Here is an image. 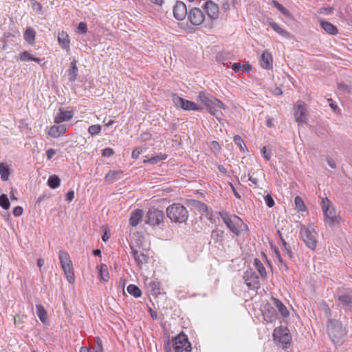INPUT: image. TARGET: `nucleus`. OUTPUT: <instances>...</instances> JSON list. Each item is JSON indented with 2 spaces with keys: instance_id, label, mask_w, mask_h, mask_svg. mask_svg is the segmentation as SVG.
Returning a JSON list of instances; mask_svg holds the SVG:
<instances>
[{
  "instance_id": "obj_1",
  "label": "nucleus",
  "mask_w": 352,
  "mask_h": 352,
  "mask_svg": "<svg viewBox=\"0 0 352 352\" xmlns=\"http://www.w3.org/2000/svg\"><path fill=\"white\" fill-rule=\"evenodd\" d=\"M327 333L335 344H341L344 342V338L346 334V329L342 322L336 319L329 318L327 322Z\"/></svg>"
},
{
  "instance_id": "obj_2",
  "label": "nucleus",
  "mask_w": 352,
  "mask_h": 352,
  "mask_svg": "<svg viewBox=\"0 0 352 352\" xmlns=\"http://www.w3.org/2000/svg\"><path fill=\"white\" fill-rule=\"evenodd\" d=\"M321 208L324 217V222L327 226L333 227L338 223L336 211L331 201L327 197L321 199Z\"/></svg>"
},
{
  "instance_id": "obj_3",
  "label": "nucleus",
  "mask_w": 352,
  "mask_h": 352,
  "mask_svg": "<svg viewBox=\"0 0 352 352\" xmlns=\"http://www.w3.org/2000/svg\"><path fill=\"white\" fill-rule=\"evenodd\" d=\"M167 217L175 223H184L188 218L186 208L180 204H173L166 209Z\"/></svg>"
},
{
  "instance_id": "obj_4",
  "label": "nucleus",
  "mask_w": 352,
  "mask_h": 352,
  "mask_svg": "<svg viewBox=\"0 0 352 352\" xmlns=\"http://www.w3.org/2000/svg\"><path fill=\"white\" fill-rule=\"evenodd\" d=\"M58 258L67 280L69 283H73L75 280V276L72 262L69 254L65 251H60Z\"/></svg>"
},
{
  "instance_id": "obj_5",
  "label": "nucleus",
  "mask_w": 352,
  "mask_h": 352,
  "mask_svg": "<svg viewBox=\"0 0 352 352\" xmlns=\"http://www.w3.org/2000/svg\"><path fill=\"white\" fill-rule=\"evenodd\" d=\"M131 254L135 261L137 265L142 268V265L147 263L149 260V256L145 249L142 248L138 241L130 244Z\"/></svg>"
},
{
  "instance_id": "obj_6",
  "label": "nucleus",
  "mask_w": 352,
  "mask_h": 352,
  "mask_svg": "<svg viewBox=\"0 0 352 352\" xmlns=\"http://www.w3.org/2000/svg\"><path fill=\"white\" fill-rule=\"evenodd\" d=\"M300 235L302 241L309 249L314 250L317 245V232L314 228L309 225L308 226H302L300 229Z\"/></svg>"
},
{
  "instance_id": "obj_7",
  "label": "nucleus",
  "mask_w": 352,
  "mask_h": 352,
  "mask_svg": "<svg viewBox=\"0 0 352 352\" xmlns=\"http://www.w3.org/2000/svg\"><path fill=\"white\" fill-rule=\"evenodd\" d=\"M219 215L230 230L236 236H239L241 233L240 223H243L242 219L236 215H234L232 219L230 214L224 211L221 212Z\"/></svg>"
},
{
  "instance_id": "obj_8",
  "label": "nucleus",
  "mask_w": 352,
  "mask_h": 352,
  "mask_svg": "<svg viewBox=\"0 0 352 352\" xmlns=\"http://www.w3.org/2000/svg\"><path fill=\"white\" fill-rule=\"evenodd\" d=\"M173 342L175 352H190L192 350L188 336L183 333L177 336Z\"/></svg>"
},
{
  "instance_id": "obj_9",
  "label": "nucleus",
  "mask_w": 352,
  "mask_h": 352,
  "mask_svg": "<svg viewBox=\"0 0 352 352\" xmlns=\"http://www.w3.org/2000/svg\"><path fill=\"white\" fill-rule=\"evenodd\" d=\"M337 306L346 312H352V292H339L335 296Z\"/></svg>"
},
{
  "instance_id": "obj_10",
  "label": "nucleus",
  "mask_w": 352,
  "mask_h": 352,
  "mask_svg": "<svg viewBox=\"0 0 352 352\" xmlns=\"http://www.w3.org/2000/svg\"><path fill=\"white\" fill-rule=\"evenodd\" d=\"M164 214L162 210L151 208L148 210L146 216V223L151 226H160L164 223Z\"/></svg>"
},
{
  "instance_id": "obj_11",
  "label": "nucleus",
  "mask_w": 352,
  "mask_h": 352,
  "mask_svg": "<svg viewBox=\"0 0 352 352\" xmlns=\"http://www.w3.org/2000/svg\"><path fill=\"white\" fill-rule=\"evenodd\" d=\"M172 99L177 108H181L185 111H198L200 109L195 102L179 97L175 94H172Z\"/></svg>"
},
{
  "instance_id": "obj_12",
  "label": "nucleus",
  "mask_w": 352,
  "mask_h": 352,
  "mask_svg": "<svg viewBox=\"0 0 352 352\" xmlns=\"http://www.w3.org/2000/svg\"><path fill=\"white\" fill-rule=\"evenodd\" d=\"M198 100L206 106L207 109L211 106H217L219 109H225V104L221 100L205 92L199 94Z\"/></svg>"
},
{
  "instance_id": "obj_13",
  "label": "nucleus",
  "mask_w": 352,
  "mask_h": 352,
  "mask_svg": "<svg viewBox=\"0 0 352 352\" xmlns=\"http://www.w3.org/2000/svg\"><path fill=\"white\" fill-rule=\"evenodd\" d=\"M245 284L250 289H258L260 288L259 277L255 272L247 270L243 276Z\"/></svg>"
},
{
  "instance_id": "obj_14",
  "label": "nucleus",
  "mask_w": 352,
  "mask_h": 352,
  "mask_svg": "<svg viewBox=\"0 0 352 352\" xmlns=\"http://www.w3.org/2000/svg\"><path fill=\"white\" fill-rule=\"evenodd\" d=\"M273 337L276 341H278L283 344H288L291 339L289 329L283 327H280L274 329Z\"/></svg>"
},
{
  "instance_id": "obj_15",
  "label": "nucleus",
  "mask_w": 352,
  "mask_h": 352,
  "mask_svg": "<svg viewBox=\"0 0 352 352\" xmlns=\"http://www.w3.org/2000/svg\"><path fill=\"white\" fill-rule=\"evenodd\" d=\"M188 19L192 25H199L204 21L205 15L201 9L193 8L188 14Z\"/></svg>"
},
{
  "instance_id": "obj_16",
  "label": "nucleus",
  "mask_w": 352,
  "mask_h": 352,
  "mask_svg": "<svg viewBox=\"0 0 352 352\" xmlns=\"http://www.w3.org/2000/svg\"><path fill=\"white\" fill-rule=\"evenodd\" d=\"M187 15V8L182 1H177L173 7V16L178 21L184 20Z\"/></svg>"
},
{
  "instance_id": "obj_17",
  "label": "nucleus",
  "mask_w": 352,
  "mask_h": 352,
  "mask_svg": "<svg viewBox=\"0 0 352 352\" xmlns=\"http://www.w3.org/2000/svg\"><path fill=\"white\" fill-rule=\"evenodd\" d=\"M204 10L207 16L212 20L217 19L219 16V6L212 1H208L204 4Z\"/></svg>"
},
{
  "instance_id": "obj_18",
  "label": "nucleus",
  "mask_w": 352,
  "mask_h": 352,
  "mask_svg": "<svg viewBox=\"0 0 352 352\" xmlns=\"http://www.w3.org/2000/svg\"><path fill=\"white\" fill-rule=\"evenodd\" d=\"M294 116L298 122H306V104L303 102H300L294 107Z\"/></svg>"
},
{
  "instance_id": "obj_19",
  "label": "nucleus",
  "mask_w": 352,
  "mask_h": 352,
  "mask_svg": "<svg viewBox=\"0 0 352 352\" xmlns=\"http://www.w3.org/2000/svg\"><path fill=\"white\" fill-rule=\"evenodd\" d=\"M263 316L267 322H273L277 319L276 309L272 305L267 304L263 309Z\"/></svg>"
},
{
  "instance_id": "obj_20",
  "label": "nucleus",
  "mask_w": 352,
  "mask_h": 352,
  "mask_svg": "<svg viewBox=\"0 0 352 352\" xmlns=\"http://www.w3.org/2000/svg\"><path fill=\"white\" fill-rule=\"evenodd\" d=\"M74 116L72 110H65L63 108L59 109V112L54 117V122L60 124L63 122L69 121Z\"/></svg>"
},
{
  "instance_id": "obj_21",
  "label": "nucleus",
  "mask_w": 352,
  "mask_h": 352,
  "mask_svg": "<svg viewBox=\"0 0 352 352\" xmlns=\"http://www.w3.org/2000/svg\"><path fill=\"white\" fill-rule=\"evenodd\" d=\"M67 127L68 125L65 124L52 126L48 131V135L57 138L66 132Z\"/></svg>"
},
{
  "instance_id": "obj_22",
  "label": "nucleus",
  "mask_w": 352,
  "mask_h": 352,
  "mask_svg": "<svg viewBox=\"0 0 352 352\" xmlns=\"http://www.w3.org/2000/svg\"><path fill=\"white\" fill-rule=\"evenodd\" d=\"M143 215L144 212L141 209L132 211L129 218L130 225L133 227L137 226L142 221Z\"/></svg>"
},
{
  "instance_id": "obj_23",
  "label": "nucleus",
  "mask_w": 352,
  "mask_h": 352,
  "mask_svg": "<svg viewBox=\"0 0 352 352\" xmlns=\"http://www.w3.org/2000/svg\"><path fill=\"white\" fill-rule=\"evenodd\" d=\"M271 300L283 317H287L289 316V312L287 308L280 300L274 297H272Z\"/></svg>"
},
{
  "instance_id": "obj_24",
  "label": "nucleus",
  "mask_w": 352,
  "mask_h": 352,
  "mask_svg": "<svg viewBox=\"0 0 352 352\" xmlns=\"http://www.w3.org/2000/svg\"><path fill=\"white\" fill-rule=\"evenodd\" d=\"M76 63H77L76 60L74 59L70 63V66H69V69L67 71V72H68V79L71 82L75 81V80L76 79L77 76H78V67H77V65H76Z\"/></svg>"
},
{
  "instance_id": "obj_25",
  "label": "nucleus",
  "mask_w": 352,
  "mask_h": 352,
  "mask_svg": "<svg viewBox=\"0 0 352 352\" xmlns=\"http://www.w3.org/2000/svg\"><path fill=\"white\" fill-rule=\"evenodd\" d=\"M261 65L264 69H271L272 67V57L270 54L264 52L261 55Z\"/></svg>"
},
{
  "instance_id": "obj_26",
  "label": "nucleus",
  "mask_w": 352,
  "mask_h": 352,
  "mask_svg": "<svg viewBox=\"0 0 352 352\" xmlns=\"http://www.w3.org/2000/svg\"><path fill=\"white\" fill-rule=\"evenodd\" d=\"M58 41L62 48L69 50V36L64 32L58 34Z\"/></svg>"
},
{
  "instance_id": "obj_27",
  "label": "nucleus",
  "mask_w": 352,
  "mask_h": 352,
  "mask_svg": "<svg viewBox=\"0 0 352 352\" xmlns=\"http://www.w3.org/2000/svg\"><path fill=\"white\" fill-rule=\"evenodd\" d=\"M36 314L40 320L44 324H48L47 314L43 306L41 304L36 305Z\"/></svg>"
},
{
  "instance_id": "obj_28",
  "label": "nucleus",
  "mask_w": 352,
  "mask_h": 352,
  "mask_svg": "<svg viewBox=\"0 0 352 352\" xmlns=\"http://www.w3.org/2000/svg\"><path fill=\"white\" fill-rule=\"evenodd\" d=\"M270 26L278 34L283 36L285 38H291V34L287 30L283 29L279 26V25L274 21H270L269 23Z\"/></svg>"
},
{
  "instance_id": "obj_29",
  "label": "nucleus",
  "mask_w": 352,
  "mask_h": 352,
  "mask_svg": "<svg viewBox=\"0 0 352 352\" xmlns=\"http://www.w3.org/2000/svg\"><path fill=\"white\" fill-rule=\"evenodd\" d=\"M320 25L322 29L329 34L336 35L338 32V28L329 22L321 21Z\"/></svg>"
},
{
  "instance_id": "obj_30",
  "label": "nucleus",
  "mask_w": 352,
  "mask_h": 352,
  "mask_svg": "<svg viewBox=\"0 0 352 352\" xmlns=\"http://www.w3.org/2000/svg\"><path fill=\"white\" fill-rule=\"evenodd\" d=\"M122 174V170H110L105 176V181L111 183L113 182L120 179Z\"/></svg>"
},
{
  "instance_id": "obj_31",
  "label": "nucleus",
  "mask_w": 352,
  "mask_h": 352,
  "mask_svg": "<svg viewBox=\"0 0 352 352\" xmlns=\"http://www.w3.org/2000/svg\"><path fill=\"white\" fill-rule=\"evenodd\" d=\"M166 158H167V155L166 154L160 153V155H156L149 159L144 160L143 161V163L144 164H150L151 165H153V164H155L160 162V161L166 160Z\"/></svg>"
},
{
  "instance_id": "obj_32",
  "label": "nucleus",
  "mask_w": 352,
  "mask_h": 352,
  "mask_svg": "<svg viewBox=\"0 0 352 352\" xmlns=\"http://www.w3.org/2000/svg\"><path fill=\"white\" fill-rule=\"evenodd\" d=\"M19 59L22 61L33 60L38 63H40L41 62V59H40L38 58L34 57L30 53H29L27 51L21 52L19 54Z\"/></svg>"
},
{
  "instance_id": "obj_33",
  "label": "nucleus",
  "mask_w": 352,
  "mask_h": 352,
  "mask_svg": "<svg viewBox=\"0 0 352 352\" xmlns=\"http://www.w3.org/2000/svg\"><path fill=\"white\" fill-rule=\"evenodd\" d=\"M0 175L3 181H8L10 175L9 166L5 163L0 164Z\"/></svg>"
},
{
  "instance_id": "obj_34",
  "label": "nucleus",
  "mask_w": 352,
  "mask_h": 352,
  "mask_svg": "<svg viewBox=\"0 0 352 352\" xmlns=\"http://www.w3.org/2000/svg\"><path fill=\"white\" fill-rule=\"evenodd\" d=\"M223 237L224 232L223 230H214L211 232L210 238L211 240L214 241V243H217L219 241H223Z\"/></svg>"
},
{
  "instance_id": "obj_35",
  "label": "nucleus",
  "mask_w": 352,
  "mask_h": 352,
  "mask_svg": "<svg viewBox=\"0 0 352 352\" xmlns=\"http://www.w3.org/2000/svg\"><path fill=\"white\" fill-rule=\"evenodd\" d=\"M47 184L51 188L55 189L60 186V179L57 175L50 176L47 180Z\"/></svg>"
},
{
  "instance_id": "obj_36",
  "label": "nucleus",
  "mask_w": 352,
  "mask_h": 352,
  "mask_svg": "<svg viewBox=\"0 0 352 352\" xmlns=\"http://www.w3.org/2000/svg\"><path fill=\"white\" fill-rule=\"evenodd\" d=\"M254 265L262 278H266L267 272L261 261L258 258L254 259Z\"/></svg>"
},
{
  "instance_id": "obj_37",
  "label": "nucleus",
  "mask_w": 352,
  "mask_h": 352,
  "mask_svg": "<svg viewBox=\"0 0 352 352\" xmlns=\"http://www.w3.org/2000/svg\"><path fill=\"white\" fill-rule=\"evenodd\" d=\"M35 31L32 28H28L24 33V39L30 44H32L35 39Z\"/></svg>"
},
{
  "instance_id": "obj_38",
  "label": "nucleus",
  "mask_w": 352,
  "mask_h": 352,
  "mask_svg": "<svg viewBox=\"0 0 352 352\" xmlns=\"http://www.w3.org/2000/svg\"><path fill=\"white\" fill-rule=\"evenodd\" d=\"M282 250L285 255H287L289 258H292V251L290 245L285 241L283 237H281Z\"/></svg>"
},
{
  "instance_id": "obj_39",
  "label": "nucleus",
  "mask_w": 352,
  "mask_h": 352,
  "mask_svg": "<svg viewBox=\"0 0 352 352\" xmlns=\"http://www.w3.org/2000/svg\"><path fill=\"white\" fill-rule=\"evenodd\" d=\"M127 291L131 295L133 296L135 298H138L142 294L141 290L139 289V287L133 284H130L127 287Z\"/></svg>"
},
{
  "instance_id": "obj_40",
  "label": "nucleus",
  "mask_w": 352,
  "mask_h": 352,
  "mask_svg": "<svg viewBox=\"0 0 352 352\" xmlns=\"http://www.w3.org/2000/svg\"><path fill=\"white\" fill-rule=\"evenodd\" d=\"M319 308L322 311H323L324 316L328 318V320L329 318H331V311L326 302L322 301L319 305Z\"/></svg>"
},
{
  "instance_id": "obj_41",
  "label": "nucleus",
  "mask_w": 352,
  "mask_h": 352,
  "mask_svg": "<svg viewBox=\"0 0 352 352\" xmlns=\"http://www.w3.org/2000/svg\"><path fill=\"white\" fill-rule=\"evenodd\" d=\"M294 204H295V206H296V209L298 211V212H304L306 210V207L305 206V204H304V201H302V199L298 197V196H296L294 199Z\"/></svg>"
},
{
  "instance_id": "obj_42",
  "label": "nucleus",
  "mask_w": 352,
  "mask_h": 352,
  "mask_svg": "<svg viewBox=\"0 0 352 352\" xmlns=\"http://www.w3.org/2000/svg\"><path fill=\"white\" fill-rule=\"evenodd\" d=\"M100 275L104 281H108L109 274L107 270V266L104 264H102L100 269Z\"/></svg>"
},
{
  "instance_id": "obj_43",
  "label": "nucleus",
  "mask_w": 352,
  "mask_h": 352,
  "mask_svg": "<svg viewBox=\"0 0 352 352\" xmlns=\"http://www.w3.org/2000/svg\"><path fill=\"white\" fill-rule=\"evenodd\" d=\"M10 201L6 195L2 194L0 196V206L5 210H8L10 208Z\"/></svg>"
},
{
  "instance_id": "obj_44",
  "label": "nucleus",
  "mask_w": 352,
  "mask_h": 352,
  "mask_svg": "<svg viewBox=\"0 0 352 352\" xmlns=\"http://www.w3.org/2000/svg\"><path fill=\"white\" fill-rule=\"evenodd\" d=\"M272 4L285 16H289L290 13L287 9L283 7L276 1H272Z\"/></svg>"
},
{
  "instance_id": "obj_45",
  "label": "nucleus",
  "mask_w": 352,
  "mask_h": 352,
  "mask_svg": "<svg viewBox=\"0 0 352 352\" xmlns=\"http://www.w3.org/2000/svg\"><path fill=\"white\" fill-rule=\"evenodd\" d=\"M275 254H276V258L280 263V270H285V271H287L288 270V267H287V264L285 263V262L283 261V258L281 257V255H280V253L279 252V251L276 250Z\"/></svg>"
},
{
  "instance_id": "obj_46",
  "label": "nucleus",
  "mask_w": 352,
  "mask_h": 352,
  "mask_svg": "<svg viewBox=\"0 0 352 352\" xmlns=\"http://www.w3.org/2000/svg\"><path fill=\"white\" fill-rule=\"evenodd\" d=\"M217 108H219L217 106H211L210 108L208 109V111L209 113L215 116L217 120H220L221 116H222V113L217 110Z\"/></svg>"
},
{
  "instance_id": "obj_47",
  "label": "nucleus",
  "mask_w": 352,
  "mask_h": 352,
  "mask_svg": "<svg viewBox=\"0 0 352 352\" xmlns=\"http://www.w3.org/2000/svg\"><path fill=\"white\" fill-rule=\"evenodd\" d=\"M101 131V126L99 124H93L89 126L88 132L91 135H95L100 133Z\"/></svg>"
},
{
  "instance_id": "obj_48",
  "label": "nucleus",
  "mask_w": 352,
  "mask_h": 352,
  "mask_svg": "<svg viewBox=\"0 0 352 352\" xmlns=\"http://www.w3.org/2000/svg\"><path fill=\"white\" fill-rule=\"evenodd\" d=\"M261 153L263 154V157L269 161L271 159V149L268 148L267 146H263L261 148Z\"/></svg>"
},
{
  "instance_id": "obj_49",
  "label": "nucleus",
  "mask_w": 352,
  "mask_h": 352,
  "mask_svg": "<svg viewBox=\"0 0 352 352\" xmlns=\"http://www.w3.org/2000/svg\"><path fill=\"white\" fill-rule=\"evenodd\" d=\"M196 208H197L201 212H206L208 210V206L199 201H195V204L194 205Z\"/></svg>"
},
{
  "instance_id": "obj_50",
  "label": "nucleus",
  "mask_w": 352,
  "mask_h": 352,
  "mask_svg": "<svg viewBox=\"0 0 352 352\" xmlns=\"http://www.w3.org/2000/svg\"><path fill=\"white\" fill-rule=\"evenodd\" d=\"M78 32L80 34H85L87 32V25L86 23L80 22L78 25Z\"/></svg>"
},
{
  "instance_id": "obj_51",
  "label": "nucleus",
  "mask_w": 352,
  "mask_h": 352,
  "mask_svg": "<svg viewBox=\"0 0 352 352\" xmlns=\"http://www.w3.org/2000/svg\"><path fill=\"white\" fill-rule=\"evenodd\" d=\"M264 198L265 204L269 208H272L274 206V201L270 195H267Z\"/></svg>"
},
{
  "instance_id": "obj_52",
  "label": "nucleus",
  "mask_w": 352,
  "mask_h": 352,
  "mask_svg": "<svg viewBox=\"0 0 352 352\" xmlns=\"http://www.w3.org/2000/svg\"><path fill=\"white\" fill-rule=\"evenodd\" d=\"M114 154V151L111 148H105L102 151V155L103 157H109Z\"/></svg>"
},
{
  "instance_id": "obj_53",
  "label": "nucleus",
  "mask_w": 352,
  "mask_h": 352,
  "mask_svg": "<svg viewBox=\"0 0 352 352\" xmlns=\"http://www.w3.org/2000/svg\"><path fill=\"white\" fill-rule=\"evenodd\" d=\"M233 140H234V142L235 143V144L238 145L241 150H243V146H242V144H243V141L241 138V136L238 135H236L234 136L233 138Z\"/></svg>"
},
{
  "instance_id": "obj_54",
  "label": "nucleus",
  "mask_w": 352,
  "mask_h": 352,
  "mask_svg": "<svg viewBox=\"0 0 352 352\" xmlns=\"http://www.w3.org/2000/svg\"><path fill=\"white\" fill-rule=\"evenodd\" d=\"M150 287H151L152 291L153 292L154 294H160V288L157 283H155V282L151 283Z\"/></svg>"
},
{
  "instance_id": "obj_55",
  "label": "nucleus",
  "mask_w": 352,
  "mask_h": 352,
  "mask_svg": "<svg viewBox=\"0 0 352 352\" xmlns=\"http://www.w3.org/2000/svg\"><path fill=\"white\" fill-rule=\"evenodd\" d=\"M142 152V150L141 148L140 147H138V148H135L133 151H132V153H131V157L133 159H138L140 156V155L141 154V153Z\"/></svg>"
},
{
  "instance_id": "obj_56",
  "label": "nucleus",
  "mask_w": 352,
  "mask_h": 352,
  "mask_svg": "<svg viewBox=\"0 0 352 352\" xmlns=\"http://www.w3.org/2000/svg\"><path fill=\"white\" fill-rule=\"evenodd\" d=\"M217 60L219 62H221L223 65L228 67V63H230L227 61V58H226L223 54H217Z\"/></svg>"
},
{
  "instance_id": "obj_57",
  "label": "nucleus",
  "mask_w": 352,
  "mask_h": 352,
  "mask_svg": "<svg viewBox=\"0 0 352 352\" xmlns=\"http://www.w3.org/2000/svg\"><path fill=\"white\" fill-rule=\"evenodd\" d=\"M13 214L15 217L21 216L23 212V209L21 206H16L13 209Z\"/></svg>"
},
{
  "instance_id": "obj_58",
  "label": "nucleus",
  "mask_w": 352,
  "mask_h": 352,
  "mask_svg": "<svg viewBox=\"0 0 352 352\" xmlns=\"http://www.w3.org/2000/svg\"><path fill=\"white\" fill-rule=\"evenodd\" d=\"M56 153V151L54 148H50L46 151V155L47 160H50Z\"/></svg>"
},
{
  "instance_id": "obj_59",
  "label": "nucleus",
  "mask_w": 352,
  "mask_h": 352,
  "mask_svg": "<svg viewBox=\"0 0 352 352\" xmlns=\"http://www.w3.org/2000/svg\"><path fill=\"white\" fill-rule=\"evenodd\" d=\"M80 352H102V349L100 347L97 350L93 349L92 351H91L86 346H82L80 349Z\"/></svg>"
},
{
  "instance_id": "obj_60",
  "label": "nucleus",
  "mask_w": 352,
  "mask_h": 352,
  "mask_svg": "<svg viewBox=\"0 0 352 352\" xmlns=\"http://www.w3.org/2000/svg\"><path fill=\"white\" fill-rule=\"evenodd\" d=\"M151 138V134L150 133L145 132V133H142L140 135V140L142 141H147V140H150Z\"/></svg>"
},
{
  "instance_id": "obj_61",
  "label": "nucleus",
  "mask_w": 352,
  "mask_h": 352,
  "mask_svg": "<svg viewBox=\"0 0 352 352\" xmlns=\"http://www.w3.org/2000/svg\"><path fill=\"white\" fill-rule=\"evenodd\" d=\"M74 198V191L69 190V192H67V193L66 194V201H67L68 202H71L73 201Z\"/></svg>"
},
{
  "instance_id": "obj_62",
  "label": "nucleus",
  "mask_w": 352,
  "mask_h": 352,
  "mask_svg": "<svg viewBox=\"0 0 352 352\" xmlns=\"http://www.w3.org/2000/svg\"><path fill=\"white\" fill-rule=\"evenodd\" d=\"M242 66L241 65V63H234L232 65V69L235 72H240L241 70H242Z\"/></svg>"
},
{
  "instance_id": "obj_63",
  "label": "nucleus",
  "mask_w": 352,
  "mask_h": 352,
  "mask_svg": "<svg viewBox=\"0 0 352 352\" xmlns=\"http://www.w3.org/2000/svg\"><path fill=\"white\" fill-rule=\"evenodd\" d=\"M244 179L248 177V179L250 180L254 185L257 186L258 185V180L256 178L253 177L250 173L246 176L244 175Z\"/></svg>"
},
{
  "instance_id": "obj_64",
  "label": "nucleus",
  "mask_w": 352,
  "mask_h": 352,
  "mask_svg": "<svg viewBox=\"0 0 352 352\" xmlns=\"http://www.w3.org/2000/svg\"><path fill=\"white\" fill-rule=\"evenodd\" d=\"M333 12L332 8H320V13L324 14H330Z\"/></svg>"
}]
</instances>
